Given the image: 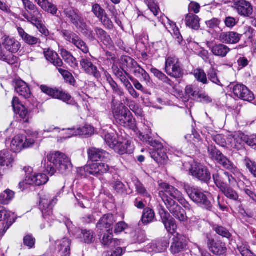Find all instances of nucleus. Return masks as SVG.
Returning <instances> with one entry per match:
<instances>
[{
    "label": "nucleus",
    "instance_id": "a878e982",
    "mask_svg": "<svg viewBox=\"0 0 256 256\" xmlns=\"http://www.w3.org/2000/svg\"><path fill=\"white\" fill-rule=\"evenodd\" d=\"M4 216V219L6 222L4 224V232H6L15 222L14 213L6 210L3 206H0V220Z\"/></svg>",
    "mask_w": 256,
    "mask_h": 256
},
{
    "label": "nucleus",
    "instance_id": "c85d7f7f",
    "mask_svg": "<svg viewBox=\"0 0 256 256\" xmlns=\"http://www.w3.org/2000/svg\"><path fill=\"white\" fill-rule=\"evenodd\" d=\"M112 232L110 229L107 230L101 240L102 244L107 248H112L120 245L121 241L118 239L112 238Z\"/></svg>",
    "mask_w": 256,
    "mask_h": 256
},
{
    "label": "nucleus",
    "instance_id": "423d86ee",
    "mask_svg": "<svg viewBox=\"0 0 256 256\" xmlns=\"http://www.w3.org/2000/svg\"><path fill=\"white\" fill-rule=\"evenodd\" d=\"M38 133L34 132L32 136L17 134L11 140L10 149L14 152H19L25 148L33 146Z\"/></svg>",
    "mask_w": 256,
    "mask_h": 256
},
{
    "label": "nucleus",
    "instance_id": "e433bc0d",
    "mask_svg": "<svg viewBox=\"0 0 256 256\" xmlns=\"http://www.w3.org/2000/svg\"><path fill=\"white\" fill-rule=\"evenodd\" d=\"M230 48L224 44H215L212 48V52L216 56L224 58L230 52Z\"/></svg>",
    "mask_w": 256,
    "mask_h": 256
},
{
    "label": "nucleus",
    "instance_id": "72a5a7b5",
    "mask_svg": "<svg viewBox=\"0 0 256 256\" xmlns=\"http://www.w3.org/2000/svg\"><path fill=\"white\" fill-rule=\"evenodd\" d=\"M116 222L114 216L112 214L104 215L98 221L96 226L98 228L102 230L104 228L110 229L111 226Z\"/></svg>",
    "mask_w": 256,
    "mask_h": 256
},
{
    "label": "nucleus",
    "instance_id": "338daca9",
    "mask_svg": "<svg viewBox=\"0 0 256 256\" xmlns=\"http://www.w3.org/2000/svg\"><path fill=\"white\" fill-rule=\"evenodd\" d=\"M213 228L216 234L223 237L229 238L230 236V232L224 227L220 226H214Z\"/></svg>",
    "mask_w": 256,
    "mask_h": 256
},
{
    "label": "nucleus",
    "instance_id": "a18cd8bd",
    "mask_svg": "<svg viewBox=\"0 0 256 256\" xmlns=\"http://www.w3.org/2000/svg\"><path fill=\"white\" fill-rule=\"evenodd\" d=\"M154 211L150 208H146L144 210L142 217V222L144 224H148L152 222L154 218Z\"/></svg>",
    "mask_w": 256,
    "mask_h": 256
},
{
    "label": "nucleus",
    "instance_id": "cd10ccee",
    "mask_svg": "<svg viewBox=\"0 0 256 256\" xmlns=\"http://www.w3.org/2000/svg\"><path fill=\"white\" fill-rule=\"evenodd\" d=\"M56 250L62 256H67L70 254V240L66 238L56 242Z\"/></svg>",
    "mask_w": 256,
    "mask_h": 256
},
{
    "label": "nucleus",
    "instance_id": "052dcab7",
    "mask_svg": "<svg viewBox=\"0 0 256 256\" xmlns=\"http://www.w3.org/2000/svg\"><path fill=\"white\" fill-rule=\"evenodd\" d=\"M107 81L113 90L114 92L119 96L123 95L122 91L118 87L117 84L114 80L110 75L106 76Z\"/></svg>",
    "mask_w": 256,
    "mask_h": 256
},
{
    "label": "nucleus",
    "instance_id": "e2e57ef3",
    "mask_svg": "<svg viewBox=\"0 0 256 256\" xmlns=\"http://www.w3.org/2000/svg\"><path fill=\"white\" fill-rule=\"evenodd\" d=\"M144 2L155 16H156L160 14L159 8L154 0H144Z\"/></svg>",
    "mask_w": 256,
    "mask_h": 256
},
{
    "label": "nucleus",
    "instance_id": "393cba45",
    "mask_svg": "<svg viewBox=\"0 0 256 256\" xmlns=\"http://www.w3.org/2000/svg\"><path fill=\"white\" fill-rule=\"evenodd\" d=\"M186 246L184 236L176 234L173 238V242L170 246V250L172 254H178L182 252Z\"/></svg>",
    "mask_w": 256,
    "mask_h": 256
},
{
    "label": "nucleus",
    "instance_id": "2f4dec72",
    "mask_svg": "<svg viewBox=\"0 0 256 256\" xmlns=\"http://www.w3.org/2000/svg\"><path fill=\"white\" fill-rule=\"evenodd\" d=\"M44 56L46 60L53 64L54 66L61 67L63 62L62 60L59 58L58 54L54 50L48 48L44 50Z\"/></svg>",
    "mask_w": 256,
    "mask_h": 256
},
{
    "label": "nucleus",
    "instance_id": "37998d69",
    "mask_svg": "<svg viewBox=\"0 0 256 256\" xmlns=\"http://www.w3.org/2000/svg\"><path fill=\"white\" fill-rule=\"evenodd\" d=\"M192 74L194 76L196 80L203 84H207L209 81L207 78L206 74L204 70L202 68H196L194 70Z\"/></svg>",
    "mask_w": 256,
    "mask_h": 256
},
{
    "label": "nucleus",
    "instance_id": "4be33fe9",
    "mask_svg": "<svg viewBox=\"0 0 256 256\" xmlns=\"http://www.w3.org/2000/svg\"><path fill=\"white\" fill-rule=\"evenodd\" d=\"M22 16L28 22L36 26L37 28L42 22V15L38 8L31 12L28 11V12H23Z\"/></svg>",
    "mask_w": 256,
    "mask_h": 256
},
{
    "label": "nucleus",
    "instance_id": "9b49d317",
    "mask_svg": "<svg viewBox=\"0 0 256 256\" xmlns=\"http://www.w3.org/2000/svg\"><path fill=\"white\" fill-rule=\"evenodd\" d=\"M164 71L172 78H178L182 76L180 63L175 56H168L166 59Z\"/></svg>",
    "mask_w": 256,
    "mask_h": 256
},
{
    "label": "nucleus",
    "instance_id": "a19ab883",
    "mask_svg": "<svg viewBox=\"0 0 256 256\" xmlns=\"http://www.w3.org/2000/svg\"><path fill=\"white\" fill-rule=\"evenodd\" d=\"M133 73L134 76L140 78L141 81H144L146 84L150 82V76L149 74L139 64L133 70Z\"/></svg>",
    "mask_w": 256,
    "mask_h": 256
},
{
    "label": "nucleus",
    "instance_id": "f03ea898",
    "mask_svg": "<svg viewBox=\"0 0 256 256\" xmlns=\"http://www.w3.org/2000/svg\"><path fill=\"white\" fill-rule=\"evenodd\" d=\"M102 137L104 138L107 144L120 154L126 153L131 154L134 148L131 142L127 140L118 138L116 132L106 126L100 132Z\"/></svg>",
    "mask_w": 256,
    "mask_h": 256
},
{
    "label": "nucleus",
    "instance_id": "de8ad7c7",
    "mask_svg": "<svg viewBox=\"0 0 256 256\" xmlns=\"http://www.w3.org/2000/svg\"><path fill=\"white\" fill-rule=\"evenodd\" d=\"M249 248L248 243L246 242H242L238 244V249L242 256H256Z\"/></svg>",
    "mask_w": 256,
    "mask_h": 256
},
{
    "label": "nucleus",
    "instance_id": "6e6552de",
    "mask_svg": "<svg viewBox=\"0 0 256 256\" xmlns=\"http://www.w3.org/2000/svg\"><path fill=\"white\" fill-rule=\"evenodd\" d=\"M70 234H72L76 238H80L85 243L90 244L94 240V232L92 230H80L75 226L72 222L68 218L64 221Z\"/></svg>",
    "mask_w": 256,
    "mask_h": 256
},
{
    "label": "nucleus",
    "instance_id": "bb28decb",
    "mask_svg": "<svg viewBox=\"0 0 256 256\" xmlns=\"http://www.w3.org/2000/svg\"><path fill=\"white\" fill-rule=\"evenodd\" d=\"M15 90L20 96L26 99L30 98L32 96L28 84L21 80L16 81Z\"/></svg>",
    "mask_w": 256,
    "mask_h": 256
},
{
    "label": "nucleus",
    "instance_id": "ea45409f",
    "mask_svg": "<svg viewBox=\"0 0 256 256\" xmlns=\"http://www.w3.org/2000/svg\"><path fill=\"white\" fill-rule=\"evenodd\" d=\"M60 54L65 62L68 64L72 68H75L78 66V61L70 52L64 49H62L60 50Z\"/></svg>",
    "mask_w": 256,
    "mask_h": 256
},
{
    "label": "nucleus",
    "instance_id": "774afa93",
    "mask_svg": "<svg viewBox=\"0 0 256 256\" xmlns=\"http://www.w3.org/2000/svg\"><path fill=\"white\" fill-rule=\"evenodd\" d=\"M245 164L250 173L256 178V162L250 159L246 158L245 160Z\"/></svg>",
    "mask_w": 256,
    "mask_h": 256
},
{
    "label": "nucleus",
    "instance_id": "79ce46f5",
    "mask_svg": "<svg viewBox=\"0 0 256 256\" xmlns=\"http://www.w3.org/2000/svg\"><path fill=\"white\" fill-rule=\"evenodd\" d=\"M130 238L132 244H141L146 240L145 234L142 230H136L130 234Z\"/></svg>",
    "mask_w": 256,
    "mask_h": 256
},
{
    "label": "nucleus",
    "instance_id": "1a4fd4ad",
    "mask_svg": "<svg viewBox=\"0 0 256 256\" xmlns=\"http://www.w3.org/2000/svg\"><path fill=\"white\" fill-rule=\"evenodd\" d=\"M27 169L30 173L26 174L24 181L21 182L19 184L20 188L22 190L26 188L28 185L39 186L46 184L48 180V176L45 174L31 173L33 170L31 167H28Z\"/></svg>",
    "mask_w": 256,
    "mask_h": 256
},
{
    "label": "nucleus",
    "instance_id": "b1692460",
    "mask_svg": "<svg viewBox=\"0 0 256 256\" xmlns=\"http://www.w3.org/2000/svg\"><path fill=\"white\" fill-rule=\"evenodd\" d=\"M241 35L234 32H222L220 35L219 40L224 44H235L239 42Z\"/></svg>",
    "mask_w": 256,
    "mask_h": 256
},
{
    "label": "nucleus",
    "instance_id": "680f3d73",
    "mask_svg": "<svg viewBox=\"0 0 256 256\" xmlns=\"http://www.w3.org/2000/svg\"><path fill=\"white\" fill-rule=\"evenodd\" d=\"M59 72L62 76L66 81L72 84L74 83V79L72 74L69 72L60 68H58Z\"/></svg>",
    "mask_w": 256,
    "mask_h": 256
},
{
    "label": "nucleus",
    "instance_id": "4c0bfd02",
    "mask_svg": "<svg viewBox=\"0 0 256 256\" xmlns=\"http://www.w3.org/2000/svg\"><path fill=\"white\" fill-rule=\"evenodd\" d=\"M185 21L186 26L192 29L198 30L200 26L198 16L192 14H188L186 16Z\"/></svg>",
    "mask_w": 256,
    "mask_h": 256
},
{
    "label": "nucleus",
    "instance_id": "f8f14e48",
    "mask_svg": "<svg viewBox=\"0 0 256 256\" xmlns=\"http://www.w3.org/2000/svg\"><path fill=\"white\" fill-rule=\"evenodd\" d=\"M56 198H50L48 194L44 195L40 198V208L42 214L44 218L48 223L51 222L54 220V216L52 215V208L54 204H56Z\"/></svg>",
    "mask_w": 256,
    "mask_h": 256
},
{
    "label": "nucleus",
    "instance_id": "aec40b11",
    "mask_svg": "<svg viewBox=\"0 0 256 256\" xmlns=\"http://www.w3.org/2000/svg\"><path fill=\"white\" fill-rule=\"evenodd\" d=\"M88 158L92 161L103 160L107 162L110 159V154L102 150L95 148H90L88 150Z\"/></svg>",
    "mask_w": 256,
    "mask_h": 256
},
{
    "label": "nucleus",
    "instance_id": "864d4df0",
    "mask_svg": "<svg viewBox=\"0 0 256 256\" xmlns=\"http://www.w3.org/2000/svg\"><path fill=\"white\" fill-rule=\"evenodd\" d=\"M59 134L60 138L64 139L70 138L73 136H78L77 130L74 128L62 129V130H60V132Z\"/></svg>",
    "mask_w": 256,
    "mask_h": 256
},
{
    "label": "nucleus",
    "instance_id": "2eb2a0df",
    "mask_svg": "<svg viewBox=\"0 0 256 256\" xmlns=\"http://www.w3.org/2000/svg\"><path fill=\"white\" fill-rule=\"evenodd\" d=\"M158 18L166 28L172 34L174 38L177 40L179 44H180L182 41V37L176 23L171 21L164 15H161Z\"/></svg>",
    "mask_w": 256,
    "mask_h": 256
},
{
    "label": "nucleus",
    "instance_id": "9d476101",
    "mask_svg": "<svg viewBox=\"0 0 256 256\" xmlns=\"http://www.w3.org/2000/svg\"><path fill=\"white\" fill-rule=\"evenodd\" d=\"M188 165L190 166L189 172L190 174L198 180L207 182L211 178L210 173L208 168L202 164L193 161L190 164L187 163L184 164V168Z\"/></svg>",
    "mask_w": 256,
    "mask_h": 256
},
{
    "label": "nucleus",
    "instance_id": "f257e3e1",
    "mask_svg": "<svg viewBox=\"0 0 256 256\" xmlns=\"http://www.w3.org/2000/svg\"><path fill=\"white\" fill-rule=\"evenodd\" d=\"M160 186L162 190H160L159 195L168 209L176 218L184 222L186 219L184 210L170 196L177 200L186 210L190 209V204L184 198L182 193L174 186L166 183H162Z\"/></svg>",
    "mask_w": 256,
    "mask_h": 256
},
{
    "label": "nucleus",
    "instance_id": "5701e85b",
    "mask_svg": "<svg viewBox=\"0 0 256 256\" xmlns=\"http://www.w3.org/2000/svg\"><path fill=\"white\" fill-rule=\"evenodd\" d=\"M80 64L84 72L88 74L92 75L96 78L100 77V74L96 66L93 64L87 58H82Z\"/></svg>",
    "mask_w": 256,
    "mask_h": 256
},
{
    "label": "nucleus",
    "instance_id": "3c124183",
    "mask_svg": "<svg viewBox=\"0 0 256 256\" xmlns=\"http://www.w3.org/2000/svg\"><path fill=\"white\" fill-rule=\"evenodd\" d=\"M150 72L160 80L167 84H170L171 82L170 80L162 72L154 68H151Z\"/></svg>",
    "mask_w": 256,
    "mask_h": 256
},
{
    "label": "nucleus",
    "instance_id": "49530a36",
    "mask_svg": "<svg viewBox=\"0 0 256 256\" xmlns=\"http://www.w3.org/2000/svg\"><path fill=\"white\" fill-rule=\"evenodd\" d=\"M14 193L10 190H6L0 194V204H8L14 198Z\"/></svg>",
    "mask_w": 256,
    "mask_h": 256
},
{
    "label": "nucleus",
    "instance_id": "7ed1b4c3",
    "mask_svg": "<svg viewBox=\"0 0 256 256\" xmlns=\"http://www.w3.org/2000/svg\"><path fill=\"white\" fill-rule=\"evenodd\" d=\"M112 114L116 122L120 125L132 130L136 128V121L132 112L123 104H114Z\"/></svg>",
    "mask_w": 256,
    "mask_h": 256
},
{
    "label": "nucleus",
    "instance_id": "c756f323",
    "mask_svg": "<svg viewBox=\"0 0 256 256\" xmlns=\"http://www.w3.org/2000/svg\"><path fill=\"white\" fill-rule=\"evenodd\" d=\"M2 44L4 48L12 54L17 52L21 46L19 42L10 36L4 38Z\"/></svg>",
    "mask_w": 256,
    "mask_h": 256
},
{
    "label": "nucleus",
    "instance_id": "39448f33",
    "mask_svg": "<svg viewBox=\"0 0 256 256\" xmlns=\"http://www.w3.org/2000/svg\"><path fill=\"white\" fill-rule=\"evenodd\" d=\"M47 158L60 173L66 174L71 172L72 168L71 160L64 154L60 152H52L48 155Z\"/></svg>",
    "mask_w": 256,
    "mask_h": 256
},
{
    "label": "nucleus",
    "instance_id": "473e14b6",
    "mask_svg": "<svg viewBox=\"0 0 256 256\" xmlns=\"http://www.w3.org/2000/svg\"><path fill=\"white\" fill-rule=\"evenodd\" d=\"M156 145L158 146V150H151L150 152L151 156L157 163L164 164L168 158V156L162 150L160 149L162 147L160 144L157 142Z\"/></svg>",
    "mask_w": 256,
    "mask_h": 256
},
{
    "label": "nucleus",
    "instance_id": "5fc2aeb1",
    "mask_svg": "<svg viewBox=\"0 0 256 256\" xmlns=\"http://www.w3.org/2000/svg\"><path fill=\"white\" fill-rule=\"evenodd\" d=\"M77 134L80 136H90L94 133V128L90 125L86 124L82 128H78Z\"/></svg>",
    "mask_w": 256,
    "mask_h": 256
},
{
    "label": "nucleus",
    "instance_id": "412c9836",
    "mask_svg": "<svg viewBox=\"0 0 256 256\" xmlns=\"http://www.w3.org/2000/svg\"><path fill=\"white\" fill-rule=\"evenodd\" d=\"M78 172L82 176L86 177L88 175L98 176L100 175L98 162H92L84 167L78 168Z\"/></svg>",
    "mask_w": 256,
    "mask_h": 256
},
{
    "label": "nucleus",
    "instance_id": "0e129e2a",
    "mask_svg": "<svg viewBox=\"0 0 256 256\" xmlns=\"http://www.w3.org/2000/svg\"><path fill=\"white\" fill-rule=\"evenodd\" d=\"M196 96L195 100L199 102L204 104H209L212 102V98L206 92H198Z\"/></svg>",
    "mask_w": 256,
    "mask_h": 256
},
{
    "label": "nucleus",
    "instance_id": "09e8293b",
    "mask_svg": "<svg viewBox=\"0 0 256 256\" xmlns=\"http://www.w3.org/2000/svg\"><path fill=\"white\" fill-rule=\"evenodd\" d=\"M78 204L82 208H91V202L90 200L81 194L78 193L75 196Z\"/></svg>",
    "mask_w": 256,
    "mask_h": 256
},
{
    "label": "nucleus",
    "instance_id": "7c9ffc66",
    "mask_svg": "<svg viewBox=\"0 0 256 256\" xmlns=\"http://www.w3.org/2000/svg\"><path fill=\"white\" fill-rule=\"evenodd\" d=\"M208 246L210 250L214 254L222 255L226 252L225 244L220 241L210 240Z\"/></svg>",
    "mask_w": 256,
    "mask_h": 256
},
{
    "label": "nucleus",
    "instance_id": "20e7f679",
    "mask_svg": "<svg viewBox=\"0 0 256 256\" xmlns=\"http://www.w3.org/2000/svg\"><path fill=\"white\" fill-rule=\"evenodd\" d=\"M184 188L190 198L198 206L208 210H211L212 204L210 200V194L198 188L192 187L188 184L184 186Z\"/></svg>",
    "mask_w": 256,
    "mask_h": 256
},
{
    "label": "nucleus",
    "instance_id": "13d9d810",
    "mask_svg": "<svg viewBox=\"0 0 256 256\" xmlns=\"http://www.w3.org/2000/svg\"><path fill=\"white\" fill-rule=\"evenodd\" d=\"M208 79L213 83L218 86H222V84L218 78L217 70L214 68H212L208 72Z\"/></svg>",
    "mask_w": 256,
    "mask_h": 256
},
{
    "label": "nucleus",
    "instance_id": "f3484780",
    "mask_svg": "<svg viewBox=\"0 0 256 256\" xmlns=\"http://www.w3.org/2000/svg\"><path fill=\"white\" fill-rule=\"evenodd\" d=\"M246 136L240 132L230 134L228 136V144L231 148L237 150L241 149L244 144V138Z\"/></svg>",
    "mask_w": 256,
    "mask_h": 256
},
{
    "label": "nucleus",
    "instance_id": "6e6d98bb",
    "mask_svg": "<svg viewBox=\"0 0 256 256\" xmlns=\"http://www.w3.org/2000/svg\"><path fill=\"white\" fill-rule=\"evenodd\" d=\"M92 12L98 19L101 18L106 14L105 10L96 3L92 4Z\"/></svg>",
    "mask_w": 256,
    "mask_h": 256
},
{
    "label": "nucleus",
    "instance_id": "8fccbe9b",
    "mask_svg": "<svg viewBox=\"0 0 256 256\" xmlns=\"http://www.w3.org/2000/svg\"><path fill=\"white\" fill-rule=\"evenodd\" d=\"M54 95V98L60 99L68 104H72L74 102L73 98L68 94L64 92L57 90Z\"/></svg>",
    "mask_w": 256,
    "mask_h": 256
},
{
    "label": "nucleus",
    "instance_id": "f704fd0d",
    "mask_svg": "<svg viewBox=\"0 0 256 256\" xmlns=\"http://www.w3.org/2000/svg\"><path fill=\"white\" fill-rule=\"evenodd\" d=\"M34 1L44 11L52 15L56 14L58 8L56 6L50 2L48 0H34Z\"/></svg>",
    "mask_w": 256,
    "mask_h": 256
},
{
    "label": "nucleus",
    "instance_id": "c9c22d12",
    "mask_svg": "<svg viewBox=\"0 0 256 256\" xmlns=\"http://www.w3.org/2000/svg\"><path fill=\"white\" fill-rule=\"evenodd\" d=\"M96 35L98 38L100 40L104 45L110 46L112 42L110 36L102 28L96 27L94 28Z\"/></svg>",
    "mask_w": 256,
    "mask_h": 256
},
{
    "label": "nucleus",
    "instance_id": "dca6fc26",
    "mask_svg": "<svg viewBox=\"0 0 256 256\" xmlns=\"http://www.w3.org/2000/svg\"><path fill=\"white\" fill-rule=\"evenodd\" d=\"M232 91L234 96L244 100L251 102L254 99V95L244 85L237 84L235 85Z\"/></svg>",
    "mask_w": 256,
    "mask_h": 256
},
{
    "label": "nucleus",
    "instance_id": "4d7b16f0",
    "mask_svg": "<svg viewBox=\"0 0 256 256\" xmlns=\"http://www.w3.org/2000/svg\"><path fill=\"white\" fill-rule=\"evenodd\" d=\"M221 191L226 197L230 200H237L238 199L239 196L237 192L233 189L228 188L227 186H226Z\"/></svg>",
    "mask_w": 256,
    "mask_h": 256
},
{
    "label": "nucleus",
    "instance_id": "ddd939ff",
    "mask_svg": "<svg viewBox=\"0 0 256 256\" xmlns=\"http://www.w3.org/2000/svg\"><path fill=\"white\" fill-rule=\"evenodd\" d=\"M210 158L215 160L218 163L222 165L225 168L232 171L234 170V165L226 157L218 150L215 146H210L208 148Z\"/></svg>",
    "mask_w": 256,
    "mask_h": 256
},
{
    "label": "nucleus",
    "instance_id": "6ab92c4d",
    "mask_svg": "<svg viewBox=\"0 0 256 256\" xmlns=\"http://www.w3.org/2000/svg\"><path fill=\"white\" fill-rule=\"evenodd\" d=\"M234 4L240 16H248L252 13L253 9L250 3L246 0H235Z\"/></svg>",
    "mask_w": 256,
    "mask_h": 256
},
{
    "label": "nucleus",
    "instance_id": "69168bd1",
    "mask_svg": "<svg viewBox=\"0 0 256 256\" xmlns=\"http://www.w3.org/2000/svg\"><path fill=\"white\" fill-rule=\"evenodd\" d=\"M136 190L140 194L147 198H150V195L146 190V188L144 186L143 184L140 182H138L135 184Z\"/></svg>",
    "mask_w": 256,
    "mask_h": 256
},
{
    "label": "nucleus",
    "instance_id": "603ef678",
    "mask_svg": "<svg viewBox=\"0 0 256 256\" xmlns=\"http://www.w3.org/2000/svg\"><path fill=\"white\" fill-rule=\"evenodd\" d=\"M163 222L167 231L172 234H174L177 228L175 220L172 218H170L166 219Z\"/></svg>",
    "mask_w": 256,
    "mask_h": 256
},
{
    "label": "nucleus",
    "instance_id": "bf43d9fd",
    "mask_svg": "<svg viewBox=\"0 0 256 256\" xmlns=\"http://www.w3.org/2000/svg\"><path fill=\"white\" fill-rule=\"evenodd\" d=\"M14 111L16 114H18L24 122H28L29 118V112L24 105L19 106L18 108L14 110Z\"/></svg>",
    "mask_w": 256,
    "mask_h": 256
},
{
    "label": "nucleus",
    "instance_id": "0eeeda50",
    "mask_svg": "<svg viewBox=\"0 0 256 256\" xmlns=\"http://www.w3.org/2000/svg\"><path fill=\"white\" fill-rule=\"evenodd\" d=\"M64 14L70 22L91 40L96 39L95 34L88 29L86 23L74 10L72 8H68L64 10Z\"/></svg>",
    "mask_w": 256,
    "mask_h": 256
},
{
    "label": "nucleus",
    "instance_id": "58836bf2",
    "mask_svg": "<svg viewBox=\"0 0 256 256\" xmlns=\"http://www.w3.org/2000/svg\"><path fill=\"white\" fill-rule=\"evenodd\" d=\"M18 31L20 36L26 44L30 45H34L39 42V39L32 36L25 32L24 30L20 27L18 28Z\"/></svg>",
    "mask_w": 256,
    "mask_h": 256
},
{
    "label": "nucleus",
    "instance_id": "a211bd4d",
    "mask_svg": "<svg viewBox=\"0 0 256 256\" xmlns=\"http://www.w3.org/2000/svg\"><path fill=\"white\" fill-rule=\"evenodd\" d=\"M168 245L169 242L167 239H161L148 244L145 247L144 251L148 252H162L166 250Z\"/></svg>",
    "mask_w": 256,
    "mask_h": 256
},
{
    "label": "nucleus",
    "instance_id": "c03bdc74",
    "mask_svg": "<svg viewBox=\"0 0 256 256\" xmlns=\"http://www.w3.org/2000/svg\"><path fill=\"white\" fill-rule=\"evenodd\" d=\"M13 160L12 156L9 152H2L0 153V166L8 167Z\"/></svg>",
    "mask_w": 256,
    "mask_h": 256
},
{
    "label": "nucleus",
    "instance_id": "4468645a",
    "mask_svg": "<svg viewBox=\"0 0 256 256\" xmlns=\"http://www.w3.org/2000/svg\"><path fill=\"white\" fill-rule=\"evenodd\" d=\"M62 34L66 40L72 44L82 52L88 54L89 52L88 48L86 42L76 34L66 30H62Z\"/></svg>",
    "mask_w": 256,
    "mask_h": 256
}]
</instances>
